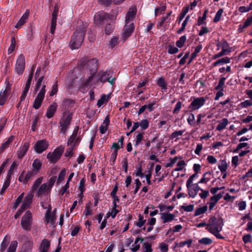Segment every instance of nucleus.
I'll return each instance as SVG.
<instances>
[{"label": "nucleus", "mask_w": 252, "mask_h": 252, "mask_svg": "<svg viewBox=\"0 0 252 252\" xmlns=\"http://www.w3.org/2000/svg\"><path fill=\"white\" fill-rule=\"evenodd\" d=\"M87 73L80 79L79 89L83 93L90 89V85L96 80V73L97 69V61L95 59L89 60L86 63Z\"/></svg>", "instance_id": "nucleus-1"}, {"label": "nucleus", "mask_w": 252, "mask_h": 252, "mask_svg": "<svg viewBox=\"0 0 252 252\" xmlns=\"http://www.w3.org/2000/svg\"><path fill=\"white\" fill-rule=\"evenodd\" d=\"M86 31V26H83L74 32L70 42V47L72 50L78 49L80 47L84 40Z\"/></svg>", "instance_id": "nucleus-2"}, {"label": "nucleus", "mask_w": 252, "mask_h": 252, "mask_svg": "<svg viewBox=\"0 0 252 252\" xmlns=\"http://www.w3.org/2000/svg\"><path fill=\"white\" fill-rule=\"evenodd\" d=\"M112 75L113 72L110 70H106L105 71H100L98 72L97 74L96 73L95 81L90 85V88H91L94 85H96L98 82L104 83L108 81L111 85L114 84L115 78H112Z\"/></svg>", "instance_id": "nucleus-3"}, {"label": "nucleus", "mask_w": 252, "mask_h": 252, "mask_svg": "<svg viewBox=\"0 0 252 252\" xmlns=\"http://www.w3.org/2000/svg\"><path fill=\"white\" fill-rule=\"evenodd\" d=\"M56 180V177L53 176L50 178L46 183L41 185L37 190L38 195H41L49 194L52 188L54 185Z\"/></svg>", "instance_id": "nucleus-4"}, {"label": "nucleus", "mask_w": 252, "mask_h": 252, "mask_svg": "<svg viewBox=\"0 0 252 252\" xmlns=\"http://www.w3.org/2000/svg\"><path fill=\"white\" fill-rule=\"evenodd\" d=\"M223 221L221 219H217L213 217L210 219L209 223L207 225L208 229L210 232L212 231H220L223 226Z\"/></svg>", "instance_id": "nucleus-5"}, {"label": "nucleus", "mask_w": 252, "mask_h": 252, "mask_svg": "<svg viewBox=\"0 0 252 252\" xmlns=\"http://www.w3.org/2000/svg\"><path fill=\"white\" fill-rule=\"evenodd\" d=\"M71 119L72 116L71 114L69 112L64 113L63 118L60 122V126L61 127L60 132L61 133L63 134L65 133L70 124Z\"/></svg>", "instance_id": "nucleus-6"}, {"label": "nucleus", "mask_w": 252, "mask_h": 252, "mask_svg": "<svg viewBox=\"0 0 252 252\" xmlns=\"http://www.w3.org/2000/svg\"><path fill=\"white\" fill-rule=\"evenodd\" d=\"M79 127L76 126L74 129L72 135L69 138L67 141V145L70 147V150L73 151L74 147L78 145L81 138L78 136Z\"/></svg>", "instance_id": "nucleus-7"}, {"label": "nucleus", "mask_w": 252, "mask_h": 252, "mask_svg": "<svg viewBox=\"0 0 252 252\" xmlns=\"http://www.w3.org/2000/svg\"><path fill=\"white\" fill-rule=\"evenodd\" d=\"M116 16L113 15H108L107 13L103 11H100L96 13L94 16V23L96 25H99L102 22L107 19L114 20L116 19Z\"/></svg>", "instance_id": "nucleus-8"}, {"label": "nucleus", "mask_w": 252, "mask_h": 252, "mask_svg": "<svg viewBox=\"0 0 252 252\" xmlns=\"http://www.w3.org/2000/svg\"><path fill=\"white\" fill-rule=\"evenodd\" d=\"M45 87L46 85L45 84H43L42 85V88L38 93L36 97H35L34 100L33 107L35 109H38L41 105L42 101L44 98L45 94L46 93Z\"/></svg>", "instance_id": "nucleus-9"}, {"label": "nucleus", "mask_w": 252, "mask_h": 252, "mask_svg": "<svg viewBox=\"0 0 252 252\" xmlns=\"http://www.w3.org/2000/svg\"><path fill=\"white\" fill-rule=\"evenodd\" d=\"M32 223V215L30 211H27L22 217L21 220V226L24 229H30Z\"/></svg>", "instance_id": "nucleus-10"}, {"label": "nucleus", "mask_w": 252, "mask_h": 252, "mask_svg": "<svg viewBox=\"0 0 252 252\" xmlns=\"http://www.w3.org/2000/svg\"><path fill=\"white\" fill-rule=\"evenodd\" d=\"M25 68V59L24 56L21 54L18 57L15 65V71L18 74H23Z\"/></svg>", "instance_id": "nucleus-11"}, {"label": "nucleus", "mask_w": 252, "mask_h": 252, "mask_svg": "<svg viewBox=\"0 0 252 252\" xmlns=\"http://www.w3.org/2000/svg\"><path fill=\"white\" fill-rule=\"evenodd\" d=\"M206 102V99L204 97L194 98L189 106L191 111L198 110L203 106Z\"/></svg>", "instance_id": "nucleus-12"}, {"label": "nucleus", "mask_w": 252, "mask_h": 252, "mask_svg": "<svg viewBox=\"0 0 252 252\" xmlns=\"http://www.w3.org/2000/svg\"><path fill=\"white\" fill-rule=\"evenodd\" d=\"M63 152V149L61 147L56 148L53 153L47 154V158L51 162H56L61 157Z\"/></svg>", "instance_id": "nucleus-13"}, {"label": "nucleus", "mask_w": 252, "mask_h": 252, "mask_svg": "<svg viewBox=\"0 0 252 252\" xmlns=\"http://www.w3.org/2000/svg\"><path fill=\"white\" fill-rule=\"evenodd\" d=\"M217 50L221 49V52L224 55H227L232 51V48L230 47L229 44L226 40L218 42L217 44Z\"/></svg>", "instance_id": "nucleus-14"}, {"label": "nucleus", "mask_w": 252, "mask_h": 252, "mask_svg": "<svg viewBox=\"0 0 252 252\" xmlns=\"http://www.w3.org/2000/svg\"><path fill=\"white\" fill-rule=\"evenodd\" d=\"M5 84V89L0 93V105H3L5 103L10 93L11 85L8 82H6Z\"/></svg>", "instance_id": "nucleus-15"}, {"label": "nucleus", "mask_w": 252, "mask_h": 252, "mask_svg": "<svg viewBox=\"0 0 252 252\" xmlns=\"http://www.w3.org/2000/svg\"><path fill=\"white\" fill-rule=\"evenodd\" d=\"M137 9L135 6H132L129 8L126 14L125 22L127 24L133 23V21L135 16Z\"/></svg>", "instance_id": "nucleus-16"}, {"label": "nucleus", "mask_w": 252, "mask_h": 252, "mask_svg": "<svg viewBox=\"0 0 252 252\" xmlns=\"http://www.w3.org/2000/svg\"><path fill=\"white\" fill-rule=\"evenodd\" d=\"M48 142L45 140H39L34 146L35 151L37 153H41L48 147Z\"/></svg>", "instance_id": "nucleus-17"}, {"label": "nucleus", "mask_w": 252, "mask_h": 252, "mask_svg": "<svg viewBox=\"0 0 252 252\" xmlns=\"http://www.w3.org/2000/svg\"><path fill=\"white\" fill-rule=\"evenodd\" d=\"M134 29L133 23L127 24L126 23L124 27V32L122 33L123 38L124 39H127L129 37Z\"/></svg>", "instance_id": "nucleus-18"}, {"label": "nucleus", "mask_w": 252, "mask_h": 252, "mask_svg": "<svg viewBox=\"0 0 252 252\" xmlns=\"http://www.w3.org/2000/svg\"><path fill=\"white\" fill-rule=\"evenodd\" d=\"M34 174L33 172L29 171L26 173L25 171H23L19 175L18 180L20 182L23 184H26L29 180L33 176Z\"/></svg>", "instance_id": "nucleus-19"}, {"label": "nucleus", "mask_w": 252, "mask_h": 252, "mask_svg": "<svg viewBox=\"0 0 252 252\" xmlns=\"http://www.w3.org/2000/svg\"><path fill=\"white\" fill-rule=\"evenodd\" d=\"M45 221L46 223H50L51 225H53L55 223L56 216L55 214L51 212V208H48L47 210L45 216Z\"/></svg>", "instance_id": "nucleus-20"}, {"label": "nucleus", "mask_w": 252, "mask_h": 252, "mask_svg": "<svg viewBox=\"0 0 252 252\" xmlns=\"http://www.w3.org/2000/svg\"><path fill=\"white\" fill-rule=\"evenodd\" d=\"M160 218L163 223L171 222L175 219V216L170 213H162L160 214Z\"/></svg>", "instance_id": "nucleus-21"}, {"label": "nucleus", "mask_w": 252, "mask_h": 252, "mask_svg": "<svg viewBox=\"0 0 252 252\" xmlns=\"http://www.w3.org/2000/svg\"><path fill=\"white\" fill-rule=\"evenodd\" d=\"M57 104L56 102H53L48 108L46 113V117L48 118H51L54 116L57 108Z\"/></svg>", "instance_id": "nucleus-22"}, {"label": "nucleus", "mask_w": 252, "mask_h": 252, "mask_svg": "<svg viewBox=\"0 0 252 252\" xmlns=\"http://www.w3.org/2000/svg\"><path fill=\"white\" fill-rule=\"evenodd\" d=\"M221 198V195L220 194L215 195L210 198V200L208 203L210 211L212 210L214 208L216 204Z\"/></svg>", "instance_id": "nucleus-23"}, {"label": "nucleus", "mask_w": 252, "mask_h": 252, "mask_svg": "<svg viewBox=\"0 0 252 252\" xmlns=\"http://www.w3.org/2000/svg\"><path fill=\"white\" fill-rule=\"evenodd\" d=\"M50 246V241L46 239H43L39 248V252H47Z\"/></svg>", "instance_id": "nucleus-24"}, {"label": "nucleus", "mask_w": 252, "mask_h": 252, "mask_svg": "<svg viewBox=\"0 0 252 252\" xmlns=\"http://www.w3.org/2000/svg\"><path fill=\"white\" fill-rule=\"evenodd\" d=\"M29 15V12L27 10L21 17L20 20L17 22V24L15 25V27L17 29L20 28L22 26H23L26 22V20L28 19Z\"/></svg>", "instance_id": "nucleus-25"}, {"label": "nucleus", "mask_w": 252, "mask_h": 252, "mask_svg": "<svg viewBox=\"0 0 252 252\" xmlns=\"http://www.w3.org/2000/svg\"><path fill=\"white\" fill-rule=\"evenodd\" d=\"M33 196L32 193H29L26 196L22 205V209H27L29 207L32 202Z\"/></svg>", "instance_id": "nucleus-26"}, {"label": "nucleus", "mask_w": 252, "mask_h": 252, "mask_svg": "<svg viewBox=\"0 0 252 252\" xmlns=\"http://www.w3.org/2000/svg\"><path fill=\"white\" fill-rule=\"evenodd\" d=\"M29 148V145L28 143H25L21 147L20 150L17 151V156L19 158H22L26 154L28 149Z\"/></svg>", "instance_id": "nucleus-27"}, {"label": "nucleus", "mask_w": 252, "mask_h": 252, "mask_svg": "<svg viewBox=\"0 0 252 252\" xmlns=\"http://www.w3.org/2000/svg\"><path fill=\"white\" fill-rule=\"evenodd\" d=\"M41 161L39 159H35L32 164V172H33L34 175L36 174L41 167Z\"/></svg>", "instance_id": "nucleus-28"}, {"label": "nucleus", "mask_w": 252, "mask_h": 252, "mask_svg": "<svg viewBox=\"0 0 252 252\" xmlns=\"http://www.w3.org/2000/svg\"><path fill=\"white\" fill-rule=\"evenodd\" d=\"M186 186L188 189L189 195L192 198H194L197 193L192 183L188 184V183H186Z\"/></svg>", "instance_id": "nucleus-29"}, {"label": "nucleus", "mask_w": 252, "mask_h": 252, "mask_svg": "<svg viewBox=\"0 0 252 252\" xmlns=\"http://www.w3.org/2000/svg\"><path fill=\"white\" fill-rule=\"evenodd\" d=\"M171 21V18L168 17V16L163 17L161 19L158 20L157 24V27L158 29H161L163 27L164 25H166L167 23H170Z\"/></svg>", "instance_id": "nucleus-30"}, {"label": "nucleus", "mask_w": 252, "mask_h": 252, "mask_svg": "<svg viewBox=\"0 0 252 252\" xmlns=\"http://www.w3.org/2000/svg\"><path fill=\"white\" fill-rule=\"evenodd\" d=\"M14 136L11 135L8 138L6 141L2 143L0 147V152H3L6 149H7L10 145V144L12 143L14 139Z\"/></svg>", "instance_id": "nucleus-31"}, {"label": "nucleus", "mask_w": 252, "mask_h": 252, "mask_svg": "<svg viewBox=\"0 0 252 252\" xmlns=\"http://www.w3.org/2000/svg\"><path fill=\"white\" fill-rule=\"evenodd\" d=\"M109 122L110 121L109 118L108 117H106L104 120L103 121L102 124L99 127L100 132L101 134H104L106 132L108 129V126L109 124Z\"/></svg>", "instance_id": "nucleus-32"}, {"label": "nucleus", "mask_w": 252, "mask_h": 252, "mask_svg": "<svg viewBox=\"0 0 252 252\" xmlns=\"http://www.w3.org/2000/svg\"><path fill=\"white\" fill-rule=\"evenodd\" d=\"M251 24H252V15L251 16L248 17L247 18V19L242 25H240L239 26V28L238 29L239 32H242L244 29L246 28Z\"/></svg>", "instance_id": "nucleus-33"}, {"label": "nucleus", "mask_w": 252, "mask_h": 252, "mask_svg": "<svg viewBox=\"0 0 252 252\" xmlns=\"http://www.w3.org/2000/svg\"><path fill=\"white\" fill-rule=\"evenodd\" d=\"M228 121L226 118H223L217 126L216 130L220 131L224 129L228 125Z\"/></svg>", "instance_id": "nucleus-34"}, {"label": "nucleus", "mask_w": 252, "mask_h": 252, "mask_svg": "<svg viewBox=\"0 0 252 252\" xmlns=\"http://www.w3.org/2000/svg\"><path fill=\"white\" fill-rule=\"evenodd\" d=\"M211 173L210 172H207L203 174L202 178L198 182V184H207L211 179Z\"/></svg>", "instance_id": "nucleus-35"}, {"label": "nucleus", "mask_w": 252, "mask_h": 252, "mask_svg": "<svg viewBox=\"0 0 252 252\" xmlns=\"http://www.w3.org/2000/svg\"><path fill=\"white\" fill-rule=\"evenodd\" d=\"M230 62V60L228 57H224L221 59H220L217 61L216 62H214L213 63V66L215 67L220 64H223L225 63H228Z\"/></svg>", "instance_id": "nucleus-36"}, {"label": "nucleus", "mask_w": 252, "mask_h": 252, "mask_svg": "<svg viewBox=\"0 0 252 252\" xmlns=\"http://www.w3.org/2000/svg\"><path fill=\"white\" fill-rule=\"evenodd\" d=\"M110 98L109 95L102 94L97 102L98 107L101 106L104 103L107 102Z\"/></svg>", "instance_id": "nucleus-37"}, {"label": "nucleus", "mask_w": 252, "mask_h": 252, "mask_svg": "<svg viewBox=\"0 0 252 252\" xmlns=\"http://www.w3.org/2000/svg\"><path fill=\"white\" fill-rule=\"evenodd\" d=\"M189 7L188 6L185 7L183 8L182 12L177 18V21L179 24L181 23L182 20L184 19L187 13L189 11Z\"/></svg>", "instance_id": "nucleus-38"}, {"label": "nucleus", "mask_w": 252, "mask_h": 252, "mask_svg": "<svg viewBox=\"0 0 252 252\" xmlns=\"http://www.w3.org/2000/svg\"><path fill=\"white\" fill-rule=\"evenodd\" d=\"M202 49V46L200 44H198L195 47L194 52L191 55L189 63H190L192 61V60H193L197 56V54L201 51Z\"/></svg>", "instance_id": "nucleus-39"}, {"label": "nucleus", "mask_w": 252, "mask_h": 252, "mask_svg": "<svg viewBox=\"0 0 252 252\" xmlns=\"http://www.w3.org/2000/svg\"><path fill=\"white\" fill-rule=\"evenodd\" d=\"M226 78L221 77L219 81L218 84L215 87V89L216 90H223V87L224 85V82Z\"/></svg>", "instance_id": "nucleus-40"}, {"label": "nucleus", "mask_w": 252, "mask_h": 252, "mask_svg": "<svg viewBox=\"0 0 252 252\" xmlns=\"http://www.w3.org/2000/svg\"><path fill=\"white\" fill-rule=\"evenodd\" d=\"M16 46V40L14 36L11 37V43L8 49V54H11L15 50Z\"/></svg>", "instance_id": "nucleus-41"}, {"label": "nucleus", "mask_w": 252, "mask_h": 252, "mask_svg": "<svg viewBox=\"0 0 252 252\" xmlns=\"http://www.w3.org/2000/svg\"><path fill=\"white\" fill-rule=\"evenodd\" d=\"M146 220H144L143 216L141 215H139L138 216V220L134 223V225L137 227L140 228L144 224Z\"/></svg>", "instance_id": "nucleus-42"}, {"label": "nucleus", "mask_w": 252, "mask_h": 252, "mask_svg": "<svg viewBox=\"0 0 252 252\" xmlns=\"http://www.w3.org/2000/svg\"><path fill=\"white\" fill-rule=\"evenodd\" d=\"M83 215L88 216L93 215V209L89 203H87L85 206V209Z\"/></svg>", "instance_id": "nucleus-43"}, {"label": "nucleus", "mask_w": 252, "mask_h": 252, "mask_svg": "<svg viewBox=\"0 0 252 252\" xmlns=\"http://www.w3.org/2000/svg\"><path fill=\"white\" fill-rule=\"evenodd\" d=\"M43 179V177H40L38 178H37L34 182L32 187V191L35 190L39 185L42 183Z\"/></svg>", "instance_id": "nucleus-44"}, {"label": "nucleus", "mask_w": 252, "mask_h": 252, "mask_svg": "<svg viewBox=\"0 0 252 252\" xmlns=\"http://www.w3.org/2000/svg\"><path fill=\"white\" fill-rule=\"evenodd\" d=\"M144 134V133H139L136 135V139L134 144V146L137 147L141 143L143 140Z\"/></svg>", "instance_id": "nucleus-45"}, {"label": "nucleus", "mask_w": 252, "mask_h": 252, "mask_svg": "<svg viewBox=\"0 0 252 252\" xmlns=\"http://www.w3.org/2000/svg\"><path fill=\"white\" fill-rule=\"evenodd\" d=\"M208 12L207 10H205L202 17H199L197 21V25L200 26L202 24H205V20L207 17V14Z\"/></svg>", "instance_id": "nucleus-46"}, {"label": "nucleus", "mask_w": 252, "mask_h": 252, "mask_svg": "<svg viewBox=\"0 0 252 252\" xmlns=\"http://www.w3.org/2000/svg\"><path fill=\"white\" fill-rule=\"evenodd\" d=\"M207 210V206H204L203 207L197 208L194 213L195 216H197L204 214Z\"/></svg>", "instance_id": "nucleus-47"}, {"label": "nucleus", "mask_w": 252, "mask_h": 252, "mask_svg": "<svg viewBox=\"0 0 252 252\" xmlns=\"http://www.w3.org/2000/svg\"><path fill=\"white\" fill-rule=\"evenodd\" d=\"M218 168L221 172H226L227 168V164L226 161L224 160H221L218 166Z\"/></svg>", "instance_id": "nucleus-48"}, {"label": "nucleus", "mask_w": 252, "mask_h": 252, "mask_svg": "<svg viewBox=\"0 0 252 252\" xmlns=\"http://www.w3.org/2000/svg\"><path fill=\"white\" fill-rule=\"evenodd\" d=\"M57 19V17H52V16L51 25V29H50V32L52 34H53L55 32V31L56 29V27Z\"/></svg>", "instance_id": "nucleus-49"}, {"label": "nucleus", "mask_w": 252, "mask_h": 252, "mask_svg": "<svg viewBox=\"0 0 252 252\" xmlns=\"http://www.w3.org/2000/svg\"><path fill=\"white\" fill-rule=\"evenodd\" d=\"M157 84L159 86L162 90L164 91L166 90V83L162 77H160L158 79Z\"/></svg>", "instance_id": "nucleus-50"}, {"label": "nucleus", "mask_w": 252, "mask_h": 252, "mask_svg": "<svg viewBox=\"0 0 252 252\" xmlns=\"http://www.w3.org/2000/svg\"><path fill=\"white\" fill-rule=\"evenodd\" d=\"M186 40H187V37L185 35L182 36L180 38L179 40L176 42V44L177 46L179 48L182 47L184 46Z\"/></svg>", "instance_id": "nucleus-51"}, {"label": "nucleus", "mask_w": 252, "mask_h": 252, "mask_svg": "<svg viewBox=\"0 0 252 252\" xmlns=\"http://www.w3.org/2000/svg\"><path fill=\"white\" fill-rule=\"evenodd\" d=\"M18 243L16 241H12L8 250L7 252H15L17 247Z\"/></svg>", "instance_id": "nucleus-52"}, {"label": "nucleus", "mask_w": 252, "mask_h": 252, "mask_svg": "<svg viewBox=\"0 0 252 252\" xmlns=\"http://www.w3.org/2000/svg\"><path fill=\"white\" fill-rule=\"evenodd\" d=\"M65 175H66L65 169H62L59 174L57 183L58 184H60V183L64 179V178Z\"/></svg>", "instance_id": "nucleus-53"}, {"label": "nucleus", "mask_w": 252, "mask_h": 252, "mask_svg": "<svg viewBox=\"0 0 252 252\" xmlns=\"http://www.w3.org/2000/svg\"><path fill=\"white\" fill-rule=\"evenodd\" d=\"M187 121L189 125L194 126L196 124L194 115L192 113L189 114Z\"/></svg>", "instance_id": "nucleus-54"}, {"label": "nucleus", "mask_w": 252, "mask_h": 252, "mask_svg": "<svg viewBox=\"0 0 252 252\" xmlns=\"http://www.w3.org/2000/svg\"><path fill=\"white\" fill-rule=\"evenodd\" d=\"M139 123V126L142 130L147 129L149 126V122L147 119L142 120Z\"/></svg>", "instance_id": "nucleus-55"}, {"label": "nucleus", "mask_w": 252, "mask_h": 252, "mask_svg": "<svg viewBox=\"0 0 252 252\" xmlns=\"http://www.w3.org/2000/svg\"><path fill=\"white\" fill-rule=\"evenodd\" d=\"M192 243V240H188L187 241H181L179 244V247L182 248L185 246H187L188 248H190Z\"/></svg>", "instance_id": "nucleus-56"}, {"label": "nucleus", "mask_w": 252, "mask_h": 252, "mask_svg": "<svg viewBox=\"0 0 252 252\" xmlns=\"http://www.w3.org/2000/svg\"><path fill=\"white\" fill-rule=\"evenodd\" d=\"M24 193H22L20 196L17 198V199L16 200L14 204L13 205V209H16L20 203L22 202V200H23L24 198Z\"/></svg>", "instance_id": "nucleus-57"}, {"label": "nucleus", "mask_w": 252, "mask_h": 252, "mask_svg": "<svg viewBox=\"0 0 252 252\" xmlns=\"http://www.w3.org/2000/svg\"><path fill=\"white\" fill-rule=\"evenodd\" d=\"M24 193H22L20 196L17 198V199L16 200L14 204L13 205V209H16L20 203L22 202V200H23L24 198Z\"/></svg>", "instance_id": "nucleus-58"}, {"label": "nucleus", "mask_w": 252, "mask_h": 252, "mask_svg": "<svg viewBox=\"0 0 252 252\" xmlns=\"http://www.w3.org/2000/svg\"><path fill=\"white\" fill-rule=\"evenodd\" d=\"M24 193H22L20 196L17 198V199L16 200L14 204L13 205V209H16L20 203L22 202V200H23L24 198Z\"/></svg>", "instance_id": "nucleus-59"}, {"label": "nucleus", "mask_w": 252, "mask_h": 252, "mask_svg": "<svg viewBox=\"0 0 252 252\" xmlns=\"http://www.w3.org/2000/svg\"><path fill=\"white\" fill-rule=\"evenodd\" d=\"M223 13V9H220L216 13L214 19V22L215 23H217L219 22L220 20V19L222 16Z\"/></svg>", "instance_id": "nucleus-60"}, {"label": "nucleus", "mask_w": 252, "mask_h": 252, "mask_svg": "<svg viewBox=\"0 0 252 252\" xmlns=\"http://www.w3.org/2000/svg\"><path fill=\"white\" fill-rule=\"evenodd\" d=\"M143 249L144 252H152V244L148 242L144 243L143 244Z\"/></svg>", "instance_id": "nucleus-61"}, {"label": "nucleus", "mask_w": 252, "mask_h": 252, "mask_svg": "<svg viewBox=\"0 0 252 252\" xmlns=\"http://www.w3.org/2000/svg\"><path fill=\"white\" fill-rule=\"evenodd\" d=\"M158 249L160 252H167L168 250V245L165 243H160L159 244Z\"/></svg>", "instance_id": "nucleus-62"}, {"label": "nucleus", "mask_w": 252, "mask_h": 252, "mask_svg": "<svg viewBox=\"0 0 252 252\" xmlns=\"http://www.w3.org/2000/svg\"><path fill=\"white\" fill-rule=\"evenodd\" d=\"M198 242L202 244L208 245L211 244L212 242V241L211 239H210L209 238L204 237V238H202V239H200L198 241Z\"/></svg>", "instance_id": "nucleus-63"}, {"label": "nucleus", "mask_w": 252, "mask_h": 252, "mask_svg": "<svg viewBox=\"0 0 252 252\" xmlns=\"http://www.w3.org/2000/svg\"><path fill=\"white\" fill-rule=\"evenodd\" d=\"M186 165V163L184 160L179 161L177 164V167L174 170L176 171H179L183 170L184 167Z\"/></svg>", "instance_id": "nucleus-64"}]
</instances>
